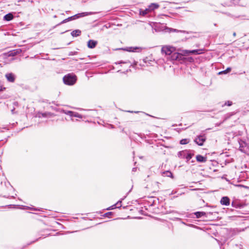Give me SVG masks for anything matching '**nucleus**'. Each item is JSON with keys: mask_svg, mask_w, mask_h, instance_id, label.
I'll return each mask as SVG.
<instances>
[{"mask_svg": "<svg viewBox=\"0 0 249 249\" xmlns=\"http://www.w3.org/2000/svg\"><path fill=\"white\" fill-rule=\"evenodd\" d=\"M228 73L227 71H226V70L224 71H219V75L223 74H227Z\"/></svg>", "mask_w": 249, "mask_h": 249, "instance_id": "473e14b6", "label": "nucleus"}, {"mask_svg": "<svg viewBox=\"0 0 249 249\" xmlns=\"http://www.w3.org/2000/svg\"><path fill=\"white\" fill-rule=\"evenodd\" d=\"M221 12L222 13H223V14H225L227 15L228 16L231 17V15L230 13H228V12Z\"/></svg>", "mask_w": 249, "mask_h": 249, "instance_id": "f704fd0d", "label": "nucleus"}, {"mask_svg": "<svg viewBox=\"0 0 249 249\" xmlns=\"http://www.w3.org/2000/svg\"><path fill=\"white\" fill-rule=\"evenodd\" d=\"M214 25L215 26H216V23H214Z\"/></svg>", "mask_w": 249, "mask_h": 249, "instance_id": "603ef678", "label": "nucleus"}, {"mask_svg": "<svg viewBox=\"0 0 249 249\" xmlns=\"http://www.w3.org/2000/svg\"><path fill=\"white\" fill-rule=\"evenodd\" d=\"M14 18V14L12 12L9 13L4 16L3 19L4 21H9Z\"/></svg>", "mask_w": 249, "mask_h": 249, "instance_id": "f8f14e48", "label": "nucleus"}, {"mask_svg": "<svg viewBox=\"0 0 249 249\" xmlns=\"http://www.w3.org/2000/svg\"><path fill=\"white\" fill-rule=\"evenodd\" d=\"M165 30H166V32H182L181 31H179L177 29H173V28H169V27H166Z\"/></svg>", "mask_w": 249, "mask_h": 249, "instance_id": "b1692460", "label": "nucleus"}, {"mask_svg": "<svg viewBox=\"0 0 249 249\" xmlns=\"http://www.w3.org/2000/svg\"><path fill=\"white\" fill-rule=\"evenodd\" d=\"M162 25L160 24H157L155 26V31H158L160 30V26H162Z\"/></svg>", "mask_w": 249, "mask_h": 249, "instance_id": "c756f323", "label": "nucleus"}, {"mask_svg": "<svg viewBox=\"0 0 249 249\" xmlns=\"http://www.w3.org/2000/svg\"><path fill=\"white\" fill-rule=\"evenodd\" d=\"M77 53H78V52H76V51L70 52L69 53L68 55L69 56H72V55H76Z\"/></svg>", "mask_w": 249, "mask_h": 249, "instance_id": "7c9ffc66", "label": "nucleus"}, {"mask_svg": "<svg viewBox=\"0 0 249 249\" xmlns=\"http://www.w3.org/2000/svg\"><path fill=\"white\" fill-rule=\"evenodd\" d=\"M239 0H226L224 3L221 4L223 6H232L239 4Z\"/></svg>", "mask_w": 249, "mask_h": 249, "instance_id": "39448f33", "label": "nucleus"}, {"mask_svg": "<svg viewBox=\"0 0 249 249\" xmlns=\"http://www.w3.org/2000/svg\"><path fill=\"white\" fill-rule=\"evenodd\" d=\"M220 203L226 206L229 205L230 203V198L228 196L222 197L220 200Z\"/></svg>", "mask_w": 249, "mask_h": 249, "instance_id": "4468645a", "label": "nucleus"}, {"mask_svg": "<svg viewBox=\"0 0 249 249\" xmlns=\"http://www.w3.org/2000/svg\"><path fill=\"white\" fill-rule=\"evenodd\" d=\"M163 176L168 177H172V173L169 171H166L163 172Z\"/></svg>", "mask_w": 249, "mask_h": 249, "instance_id": "393cba45", "label": "nucleus"}, {"mask_svg": "<svg viewBox=\"0 0 249 249\" xmlns=\"http://www.w3.org/2000/svg\"><path fill=\"white\" fill-rule=\"evenodd\" d=\"M194 214L196 216L197 218L201 217L202 216L206 214L205 212H196L194 213Z\"/></svg>", "mask_w": 249, "mask_h": 249, "instance_id": "5701e85b", "label": "nucleus"}, {"mask_svg": "<svg viewBox=\"0 0 249 249\" xmlns=\"http://www.w3.org/2000/svg\"><path fill=\"white\" fill-rule=\"evenodd\" d=\"M5 77L8 82L13 83L16 80V76L14 73L9 72L5 74Z\"/></svg>", "mask_w": 249, "mask_h": 249, "instance_id": "6e6552de", "label": "nucleus"}, {"mask_svg": "<svg viewBox=\"0 0 249 249\" xmlns=\"http://www.w3.org/2000/svg\"><path fill=\"white\" fill-rule=\"evenodd\" d=\"M231 68L228 67L227 68L226 71H227L228 73H229L231 71Z\"/></svg>", "mask_w": 249, "mask_h": 249, "instance_id": "c9c22d12", "label": "nucleus"}, {"mask_svg": "<svg viewBox=\"0 0 249 249\" xmlns=\"http://www.w3.org/2000/svg\"><path fill=\"white\" fill-rule=\"evenodd\" d=\"M204 50L203 49H195V50H185L182 51L183 54L184 55L185 57H186V56L187 55H189L190 54H200L203 53ZM186 59V58H185V60Z\"/></svg>", "mask_w": 249, "mask_h": 249, "instance_id": "7ed1b4c3", "label": "nucleus"}, {"mask_svg": "<svg viewBox=\"0 0 249 249\" xmlns=\"http://www.w3.org/2000/svg\"><path fill=\"white\" fill-rule=\"evenodd\" d=\"M98 44V41L93 39H89L87 42V46L89 49L95 48Z\"/></svg>", "mask_w": 249, "mask_h": 249, "instance_id": "1a4fd4ad", "label": "nucleus"}, {"mask_svg": "<svg viewBox=\"0 0 249 249\" xmlns=\"http://www.w3.org/2000/svg\"><path fill=\"white\" fill-rule=\"evenodd\" d=\"M196 159L198 162H205L207 160V159L206 157H204L200 155L196 156Z\"/></svg>", "mask_w": 249, "mask_h": 249, "instance_id": "6ab92c4d", "label": "nucleus"}, {"mask_svg": "<svg viewBox=\"0 0 249 249\" xmlns=\"http://www.w3.org/2000/svg\"><path fill=\"white\" fill-rule=\"evenodd\" d=\"M233 35L234 36H235L236 35V33H233Z\"/></svg>", "mask_w": 249, "mask_h": 249, "instance_id": "de8ad7c7", "label": "nucleus"}, {"mask_svg": "<svg viewBox=\"0 0 249 249\" xmlns=\"http://www.w3.org/2000/svg\"><path fill=\"white\" fill-rule=\"evenodd\" d=\"M71 35L73 37H78L81 36V31L79 29H76L73 30L71 33Z\"/></svg>", "mask_w": 249, "mask_h": 249, "instance_id": "a211bd4d", "label": "nucleus"}, {"mask_svg": "<svg viewBox=\"0 0 249 249\" xmlns=\"http://www.w3.org/2000/svg\"><path fill=\"white\" fill-rule=\"evenodd\" d=\"M132 171H136V168H133V169H132Z\"/></svg>", "mask_w": 249, "mask_h": 249, "instance_id": "c03bdc74", "label": "nucleus"}, {"mask_svg": "<svg viewBox=\"0 0 249 249\" xmlns=\"http://www.w3.org/2000/svg\"><path fill=\"white\" fill-rule=\"evenodd\" d=\"M221 178H222V179H224V177H222Z\"/></svg>", "mask_w": 249, "mask_h": 249, "instance_id": "4d7b16f0", "label": "nucleus"}, {"mask_svg": "<svg viewBox=\"0 0 249 249\" xmlns=\"http://www.w3.org/2000/svg\"><path fill=\"white\" fill-rule=\"evenodd\" d=\"M127 112H130V113H133V112H134V113H138V112H139L138 111H131L130 110H127Z\"/></svg>", "mask_w": 249, "mask_h": 249, "instance_id": "4c0bfd02", "label": "nucleus"}, {"mask_svg": "<svg viewBox=\"0 0 249 249\" xmlns=\"http://www.w3.org/2000/svg\"><path fill=\"white\" fill-rule=\"evenodd\" d=\"M25 51V50H23V48H18L14 49L9 51L8 53V56H15L18 54H20L21 53H24Z\"/></svg>", "mask_w": 249, "mask_h": 249, "instance_id": "0eeeda50", "label": "nucleus"}, {"mask_svg": "<svg viewBox=\"0 0 249 249\" xmlns=\"http://www.w3.org/2000/svg\"><path fill=\"white\" fill-rule=\"evenodd\" d=\"M138 64V62L136 61H134L133 63L131 64L130 67H132L133 68H135Z\"/></svg>", "mask_w": 249, "mask_h": 249, "instance_id": "2f4dec72", "label": "nucleus"}, {"mask_svg": "<svg viewBox=\"0 0 249 249\" xmlns=\"http://www.w3.org/2000/svg\"><path fill=\"white\" fill-rule=\"evenodd\" d=\"M193 156V154H191L189 151H188L187 154L186 155L185 159L188 161L191 159L192 156Z\"/></svg>", "mask_w": 249, "mask_h": 249, "instance_id": "a878e982", "label": "nucleus"}, {"mask_svg": "<svg viewBox=\"0 0 249 249\" xmlns=\"http://www.w3.org/2000/svg\"><path fill=\"white\" fill-rule=\"evenodd\" d=\"M130 63V62L128 61H124L123 60H121V61H119L116 63H115L116 64H125V63Z\"/></svg>", "mask_w": 249, "mask_h": 249, "instance_id": "c85d7f7f", "label": "nucleus"}, {"mask_svg": "<svg viewBox=\"0 0 249 249\" xmlns=\"http://www.w3.org/2000/svg\"><path fill=\"white\" fill-rule=\"evenodd\" d=\"M143 61H144V62H146V61L145 59H144Z\"/></svg>", "mask_w": 249, "mask_h": 249, "instance_id": "6e6d98bb", "label": "nucleus"}, {"mask_svg": "<svg viewBox=\"0 0 249 249\" xmlns=\"http://www.w3.org/2000/svg\"><path fill=\"white\" fill-rule=\"evenodd\" d=\"M69 31V30H66V31H64V32H61L60 34H61V35H62V34H64L65 33L68 32Z\"/></svg>", "mask_w": 249, "mask_h": 249, "instance_id": "ea45409f", "label": "nucleus"}, {"mask_svg": "<svg viewBox=\"0 0 249 249\" xmlns=\"http://www.w3.org/2000/svg\"><path fill=\"white\" fill-rule=\"evenodd\" d=\"M93 14L92 12H82L76 14L73 16H71L72 20H75L80 18L84 17L87 16L91 15Z\"/></svg>", "mask_w": 249, "mask_h": 249, "instance_id": "423d86ee", "label": "nucleus"}, {"mask_svg": "<svg viewBox=\"0 0 249 249\" xmlns=\"http://www.w3.org/2000/svg\"><path fill=\"white\" fill-rule=\"evenodd\" d=\"M160 7V5L157 3H151L148 6V8L150 12L157 9Z\"/></svg>", "mask_w": 249, "mask_h": 249, "instance_id": "ddd939ff", "label": "nucleus"}, {"mask_svg": "<svg viewBox=\"0 0 249 249\" xmlns=\"http://www.w3.org/2000/svg\"><path fill=\"white\" fill-rule=\"evenodd\" d=\"M73 109H82V108H80V107H73Z\"/></svg>", "mask_w": 249, "mask_h": 249, "instance_id": "a19ab883", "label": "nucleus"}, {"mask_svg": "<svg viewBox=\"0 0 249 249\" xmlns=\"http://www.w3.org/2000/svg\"><path fill=\"white\" fill-rule=\"evenodd\" d=\"M129 71H130V69H129V70H127L126 71V72H124V73H125L126 72H128Z\"/></svg>", "mask_w": 249, "mask_h": 249, "instance_id": "37998d69", "label": "nucleus"}, {"mask_svg": "<svg viewBox=\"0 0 249 249\" xmlns=\"http://www.w3.org/2000/svg\"><path fill=\"white\" fill-rule=\"evenodd\" d=\"M14 110H14V109H12V113H13V114L14 113Z\"/></svg>", "mask_w": 249, "mask_h": 249, "instance_id": "49530a36", "label": "nucleus"}, {"mask_svg": "<svg viewBox=\"0 0 249 249\" xmlns=\"http://www.w3.org/2000/svg\"><path fill=\"white\" fill-rule=\"evenodd\" d=\"M71 43V42H70L68 43L67 44V45H70Z\"/></svg>", "mask_w": 249, "mask_h": 249, "instance_id": "8fccbe9b", "label": "nucleus"}, {"mask_svg": "<svg viewBox=\"0 0 249 249\" xmlns=\"http://www.w3.org/2000/svg\"><path fill=\"white\" fill-rule=\"evenodd\" d=\"M72 21V19H71V17H68V18L63 20L61 22H60V23H59L58 24H56V25L53 26L52 27V29H54L56 27L58 26H60L61 25V24H64L65 23H67L69 21Z\"/></svg>", "mask_w": 249, "mask_h": 249, "instance_id": "f3484780", "label": "nucleus"}, {"mask_svg": "<svg viewBox=\"0 0 249 249\" xmlns=\"http://www.w3.org/2000/svg\"><path fill=\"white\" fill-rule=\"evenodd\" d=\"M144 48L140 47H127L125 48H122L120 49V50H123L124 51L128 52H141Z\"/></svg>", "mask_w": 249, "mask_h": 249, "instance_id": "20e7f679", "label": "nucleus"}, {"mask_svg": "<svg viewBox=\"0 0 249 249\" xmlns=\"http://www.w3.org/2000/svg\"><path fill=\"white\" fill-rule=\"evenodd\" d=\"M65 113L70 115L71 117H75L82 118V116L80 114L70 110H68L67 111L65 112Z\"/></svg>", "mask_w": 249, "mask_h": 249, "instance_id": "2eb2a0df", "label": "nucleus"}, {"mask_svg": "<svg viewBox=\"0 0 249 249\" xmlns=\"http://www.w3.org/2000/svg\"><path fill=\"white\" fill-rule=\"evenodd\" d=\"M77 80L76 75L73 73H68L65 75L63 78V81L64 84L68 86L74 85Z\"/></svg>", "mask_w": 249, "mask_h": 249, "instance_id": "f03ea898", "label": "nucleus"}, {"mask_svg": "<svg viewBox=\"0 0 249 249\" xmlns=\"http://www.w3.org/2000/svg\"><path fill=\"white\" fill-rule=\"evenodd\" d=\"M223 231H224V230H223ZM223 231H220V232H223Z\"/></svg>", "mask_w": 249, "mask_h": 249, "instance_id": "13d9d810", "label": "nucleus"}, {"mask_svg": "<svg viewBox=\"0 0 249 249\" xmlns=\"http://www.w3.org/2000/svg\"><path fill=\"white\" fill-rule=\"evenodd\" d=\"M72 59H73V60H75V61H77V59H76L72 58Z\"/></svg>", "mask_w": 249, "mask_h": 249, "instance_id": "a18cd8bd", "label": "nucleus"}, {"mask_svg": "<svg viewBox=\"0 0 249 249\" xmlns=\"http://www.w3.org/2000/svg\"><path fill=\"white\" fill-rule=\"evenodd\" d=\"M244 231V229H243L242 231H241V230H240V231Z\"/></svg>", "mask_w": 249, "mask_h": 249, "instance_id": "864d4df0", "label": "nucleus"}, {"mask_svg": "<svg viewBox=\"0 0 249 249\" xmlns=\"http://www.w3.org/2000/svg\"><path fill=\"white\" fill-rule=\"evenodd\" d=\"M150 12L148 7L146 8L145 9H139V15L142 16H146Z\"/></svg>", "mask_w": 249, "mask_h": 249, "instance_id": "dca6fc26", "label": "nucleus"}, {"mask_svg": "<svg viewBox=\"0 0 249 249\" xmlns=\"http://www.w3.org/2000/svg\"><path fill=\"white\" fill-rule=\"evenodd\" d=\"M189 140L188 139H182L181 140H180V143L181 144H185L189 143Z\"/></svg>", "mask_w": 249, "mask_h": 249, "instance_id": "bb28decb", "label": "nucleus"}, {"mask_svg": "<svg viewBox=\"0 0 249 249\" xmlns=\"http://www.w3.org/2000/svg\"><path fill=\"white\" fill-rule=\"evenodd\" d=\"M59 48H55L54 49H59Z\"/></svg>", "mask_w": 249, "mask_h": 249, "instance_id": "5fc2aeb1", "label": "nucleus"}, {"mask_svg": "<svg viewBox=\"0 0 249 249\" xmlns=\"http://www.w3.org/2000/svg\"><path fill=\"white\" fill-rule=\"evenodd\" d=\"M205 140L206 139L204 136H199L195 140V142L198 145H202Z\"/></svg>", "mask_w": 249, "mask_h": 249, "instance_id": "9b49d317", "label": "nucleus"}, {"mask_svg": "<svg viewBox=\"0 0 249 249\" xmlns=\"http://www.w3.org/2000/svg\"><path fill=\"white\" fill-rule=\"evenodd\" d=\"M69 12H70V11H66V13H67V14H68Z\"/></svg>", "mask_w": 249, "mask_h": 249, "instance_id": "09e8293b", "label": "nucleus"}, {"mask_svg": "<svg viewBox=\"0 0 249 249\" xmlns=\"http://www.w3.org/2000/svg\"><path fill=\"white\" fill-rule=\"evenodd\" d=\"M50 115V113L48 112H45V113H41L39 112L36 115V117H47Z\"/></svg>", "mask_w": 249, "mask_h": 249, "instance_id": "aec40b11", "label": "nucleus"}, {"mask_svg": "<svg viewBox=\"0 0 249 249\" xmlns=\"http://www.w3.org/2000/svg\"><path fill=\"white\" fill-rule=\"evenodd\" d=\"M232 102L231 101H228L227 102H225L224 104L222 105V107H223L224 106H225V105H227V106L230 107L231 105H232Z\"/></svg>", "mask_w": 249, "mask_h": 249, "instance_id": "cd10ccee", "label": "nucleus"}, {"mask_svg": "<svg viewBox=\"0 0 249 249\" xmlns=\"http://www.w3.org/2000/svg\"><path fill=\"white\" fill-rule=\"evenodd\" d=\"M141 113H142V114L146 115H148V114H146V113H144V112H141Z\"/></svg>", "mask_w": 249, "mask_h": 249, "instance_id": "79ce46f5", "label": "nucleus"}, {"mask_svg": "<svg viewBox=\"0 0 249 249\" xmlns=\"http://www.w3.org/2000/svg\"><path fill=\"white\" fill-rule=\"evenodd\" d=\"M232 206L233 207H237V206L236 205L235 203L234 202H232V204H231Z\"/></svg>", "mask_w": 249, "mask_h": 249, "instance_id": "e433bc0d", "label": "nucleus"}, {"mask_svg": "<svg viewBox=\"0 0 249 249\" xmlns=\"http://www.w3.org/2000/svg\"><path fill=\"white\" fill-rule=\"evenodd\" d=\"M53 17H54V18H56V15H54V16H53Z\"/></svg>", "mask_w": 249, "mask_h": 249, "instance_id": "3c124183", "label": "nucleus"}, {"mask_svg": "<svg viewBox=\"0 0 249 249\" xmlns=\"http://www.w3.org/2000/svg\"><path fill=\"white\" fill-rule=\"evenodd\" d=\"M104 27H106V28H108L110 27V25L107 26V24H106L104 26Z\"/></svg>", "mask_w": 249, "mask_h": 249, "instance_id": "58836bf2", "label": "nucleus"}, {"mask_svg": "<svg viewBox=\"0 0 249 249\" xmlns=\"http://www.w3.org/2000/svg\"><path fill=\"white\" fill-rule=\"evenodd\" d=\"M187 150H184L182 151H180L178 153V157L182 158H185L186 157V155L188 153Z\"/></svg>", "mask_w": 249, "mask_h": 249, "instance_id": "412c9836", "label": "nucleus"}, {"mask_svg": "<svg viewBox=\"0 0 249 249\" xmlns=\"http://www.w3.org/2000/svg\"><path fill=\"white\" fill-rule=\"evenodd\" d=\"M161 53L168 55V58L171 60L178 61L181 63L185 61V57L181 52H177L176 48L171 46H163L161 50Z\"/></svg>", "mask_w": 249, "mask_h": 249, "instance_id": "f257e3e1", "label": "nucleus"}, {"mask_svg": "<svg viewBox=\"0 0 249 249\" xmlns=\"http://www.w3.org/2000/svg\"><path fill=\"white\" fill-rule=\"evenodd\" d=\"M5 89V88L3 87L0 84V92L3 91Z\"/></svg>", "mask_w": 249, "mask_h": 249, "instance_id": "72a5a7b5", "label": "nucleus"}, {"mask_svg": "<svg viewBox=\"0 0 249 249\" xmlns=\"http://www.w3.org/2000/svg\"><path fill=\"white\" fill-rule=\"evenodd\" d=\"M39 102L44 104V105L42 106V107L45 108H47V109H57L56 107H53V106L51 105V103H48V100H40Z\"/></svg>", "mask_w": 249, "mask_h": 249, "instance_id": "9d476101", "label": "nucleus"}, {"mask_svg": "<svg viewBox=\"0 0 249 249\" xmlns=\"http://www.w3.org/2000/svg\"><path fill=\"white\" fill-rule=\"evenodd\" d=\"M121 201H118L115 204L113 205L111 207H110L109 210L113 209L116 208H120L121 207Z\"/></svg>", "mask_w": 249, "mask_h": 249, "instance_id": "4be33fe9", "label": "nucleus"}]
</instances>
